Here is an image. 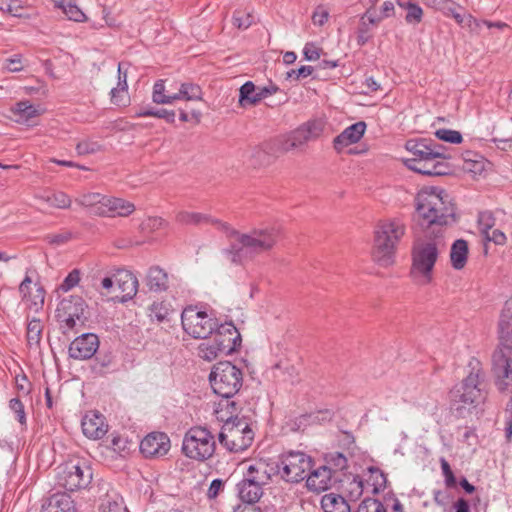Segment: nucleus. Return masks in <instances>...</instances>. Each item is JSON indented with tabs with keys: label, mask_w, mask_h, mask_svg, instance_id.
Segmentation results:
<instances>
[{
	"label": "nucleus",
	"mask_w": 512,
	"mask_h": 512,
	"mask_svg": "<svg viewBox=\"0 0 512 512\" xmlns=\"http://www.w3.org/2000/svg\"><path fill=\"white\" fill-rule=\"evenodd\" d=\"M42 199L51 207L58 209H67L71 206V198L62 191L53 192L42 197Z\"/></svg>",
	"instance_id": "obj_43"
},
{
	"label": "nucleus",
	"mask_w": 512,
	"mask_h": 512,
	"mask_svg": "<svg viewBox=\"0 0 512 512\" xmlns=\"http://www.w3.org/2000/svg\"><path fill=\"white\" fill-rule=\"evenodd\" d=\"M80 271L78 269H73L63 280L60 285V289L63 292H68L75 286H77L80 282Z\"/></svg>",
	"instance_id": "obj_51"
},
{
	"label": "nucleus",
	"mask_w": 512,
	"mask_h": 512,
	"mask_svg": "<svg viewBox=\"0 0 512 512\" xmlns=\"http://www.w3.org/2000/svg\"><path fill=\"white\" fill-rule=\"evenodd\" d=\"M314 71L312 66H301L297 70H290L287 72V79H294L295 81L300 80L301 78H307Z\"/></svg>",
	"instance_id": "obj_56"
},
{
	"label": "nucleus",
	"mask_w": 512,
	"mask_h": 512,
	"mask_svg": "<svg viewBox=\"0 0 512 512\" xmlns=\"http://www.w3.org/2000/svg\"><path fill=\"white\" fill-rule=\"evenodd\" d=\"M152 101L156 104H172V95L165 94V81L158 80L154 83Z\"/></svg>",
	"instance_id": "obj_44"
},
{
	"label": "nucleus",
	"mask_w": 512,
	"mask_h": 512,
	"mask_svg": "<svg viewBox=\"0 0 512 512\" xmlns=\"http://www.w3.org/2000/svg\"><path fill=\"white\" fill-rule=\"evenodd\" d=\"M173 102L176 100H201L202 90L199 85L190 82L181 83L178 93L172 94Z\"/></svg>",
	"instance_id": "obj_38"
},
{
	"label": "nucleus",
	"mask_w": 512,
	"mask_h": 512,
	"mask_svg": "<svg viewBox=\"0 0 512 512\" xmlns=\"http://www.w3.org/2000/svg\"><path fill=\"white\" fill-rule=\"evenodd\" d=\"M303 54L308 61H315L320 57L319 49L313 43H307L304 46Z\"/></svg>",
	"instance_id": "obj_62"
},
{
	"label": "nucleus",
	"mask_w": 512,
	"mask_h": 512,
	"mask_svg": "<svg viewBox=\"0 0 512 512\" xmlns=\"http://www.w3.org/2000/svg\"><path fill=\"white\" fill-rule=\"evenodd\" d=\"M54 6L61 9L69 20L75 22H84L86 20L85 14L74 3V0H52Z\"/></svg>",
	"instance_id": "obj_37"
},
{
	"label": "nucleus",
	"mask_w": 512,
	"mask_h": 512,
	"mask_svg": "<svg viewBox=\"0 0 512 512\" xmlns=\"http://www.w3.org/2000/svg\"><path fill=\"white\" fill-rule=\"evenodd\" d=\"M86 303L80 296L64 298L58 305L57 318L67 330H74L78 324L83 325L86 317Z\"/></svg>",
	"instance_id": "obj_14"
},
{
	"label": "nucleus",
	"mask_w": 512,
	"mask_h": 512,
	"mask_svg": "<svg viewBox=\"0 0 512 512\" xmlns=\"http://www.w3.org/2000/svg\"><path fill=\"white\" fill-rule=\"evenodd\" d=\"M149 314L151 321L158 323H168L174 314V309L170 302L167 301H155L149 308Z\"/></svg>",
	"instance_id": "obj_32"
},
{
	"label": "nucleus",
	"mask_w": 512,
	"mask_h": 512,
	"mask_svg": "<svg viewBox=\"0 0 512 512\" xmlns=\"http://www.w3.org/2000/svg\"><path fill=\"white\" fill-rule=\"evenodd\" d=\"M241 343V336L232 323L221 324L212 343L203 342L199 345V356L206 360H215L220 353L229 354Z\"/></svg>",
	"instance_id": "obj_9"
},
{
	"label": "nucleus",
	"mask_w": 512,
	"mask_h": 512,
	"mask_svg": "<svg viewBox=\"0 0 512 512\" xmlns=\"http://www.w3.org/2000/svg\"><path fill=\"white\" fill-rule=\"evenodd\" d=\"M116 283L118 289L121 291V302L131 300L138 291V279L130 271H120L116 275Z\"/></svg>",
	"instance_id": "obj_27"
},
{
	"label": "nucleus",
	"mask_w": 512,
	"mask_h": 512,
	"mask_svg": "<svg viewBox=\"0 0 512 512\" xmlns=\"http://www.w3.org/2000/svg\"><path fill=\"white\" fill-rule=\"evenodd\" d=\"M313 465L311 456L302 451L282 453L277 462V472L287 482L298 483L307 477Z\"/></svg>",
	"instance_id": "obj_11"
},
{
	"label": "nucleus",
	"mask_w": 512,
	"mask_h": 512,
	"mask_svg": "<svg viewBox=\"0 0 512 512\" xmlns=\"http://www.w3.org/2000/svg\"><path fill=\"white\" fill-rule=\"evenodd\" d=\"M134 117L141 118V117H156L160 119H164L167 123H174L175 122V112L173 110H167V109H154V108H144L141 107L137 110H135Z\"/></svg>",
	"instance_id": "obj_39"
},
{
	"label": "nucleus",
	"mask_w": 512,
	"mask_h": 512,
	"mask_svg": "<svg viewBox=\"0 0 512 512\" xmlns=\"http://www.w3.org/2000/svg\"><path fill=\"white\" fill-rule=\"evenodd\" d=\"M72 239V233L70 231H63L57 234H49L46 236V241L55 246H60Z\"/></svg>",
	"instance_id": "obj_54"
},
{
	"label": "nucleus",
	"mask_w": 512,
	"mask_h": 512,
	"mask_svg": "<svg viewBox=\"0 0 512 512\" xmlns=\"http://www.w3.org/2000/svg\"><path fill=\"white\" fill-rule=\"evenodd\" d=\"M82 431L90 439H101L108 431V425L102 414L96 411L87 412L81 422Z\"/></svg>",
	"instance_id": "obj_21"
},
{
	"label": "nucleus",
	"mask_w": 512,
	"mask_h": 512,
	"mask_svg": "<svg viewBox=\"0 0 512 512\" xmlns=\"http://www.w3.org/2000/svg\"><path fill=\"white\" fill-rule=\"evenodd\" d=\"M435 135L439 140L452 144H459L463 140L461 133L456 130L438 129Z\"/></svg>",
	"instance_id": "obj_48"
},
{
	"label": "nucleus",
	"mask_w": 512,
	"mask_h": 512,
	"mask_svg": "<svg viewBox=\"0 0 512 512\" xmlns=\"http://www.w3.org/2000/svg\"><path fill=\"white\" fill-rule=\"evenodd\" d=\"M99 348L98 336L94 333H83L69 345V357L76 360H86L94 356Z\"/></svg>",
	"instance_id": "obj_19"
},
{
	"label": "nucleus",
	"mask_w": 512,
	"mask_h": 512,
	"mask_svg": "<svg viewBox=\"0 0 512 512\" xmlns=\"http://www.w3.org/2000/svg\"><path fill=\"white\" fill-rule=\"evenodd\" d=\"M183 330L195 339H206L219 328L217 319L199 310L196 306H188L181 313Z\"/></svg>",
	"instance_id": "obj_13"
},
{
	"label": "nucleus",
	"mask_w": 512,
	"mask_h": 512,
	"mask_svg": "<svg viewBox=\"0 0 512 512\" xmlns=\"http://www.w3.org/2000/svg\"><path fill=\"white\" fill-rule=\"evenodd\" d=\"M321 507L324 512H351L346 499L335 493L325 494L321 499Z\"/></svg>",
	"instance_id": "obj_35"
},
{
	"label": "nucleus",
	"mask_w": 512,
	"mask_h": 512,
	"mask_svg": "<svg viewBox=\"0 0 512 512\" xmlns=\"http://www.w3.org/2000/svg\"><path fill=\"white\" fill-rule=\"evenodd\" d=\"M328 17V11L319 7L314 11L312 21L315 25L323 26L328 21Z\"/></svg>",
	"instance_id": "obj_61"
},
{
	"label": "nucleus",
	"mask_w": 512,
	"mask_h": 512,
	"mask_svg": "<svg viewBox=\"0 0 512 512\" xmlns=\"http://www.w3.org/2000/svg\"><path fill=\"white\" fill-rule=\"evenodd\" d=\"M443 243L439 238L420 240L412 248V265L410 275L420 284H429L432 272L438 259Z\"/></svg>",
	"instance_id": "obj_6"
},
{
	"label": "nucleus",
	"mask_w": 512,
	"mask_h": 512,
	"mask_svg": "<svg viewBox=\"0 0 512 512\" xmlns=\"http://www.w3.org/2000/svg\"><path fill=\"white\" fill-rule=\"evenodd\" d=\"M225 486V481L222 479H214L212 480L208 491H207V497L208 499H215L221 491H223Z\"/></svg>",
	"instance_id": "obj_60"
},
{
	"label": "nucleus",
	"mask_w": 512,
	"mask_h": 512,
	"mask_svg": "<svg viewBox=\"0 0 512 512\" xmlns=\"http://www.w3.org/2000/svg\"><path fill=\"white\" fill-rule=\"evenodd\" d=\"M5 69L10 72H20L23 70L22 65V56L20 54H15L10 58L5 60Z\"/></svg>",
	"instance_id": "obj_57"
},
{
	"label": "nucleus",
	"mask_w": 512,
	"mask_h": 512,
	"mask_svg": "<svg viewBox=\"0 0 512 512\" xmlns=\"http://www.w3.org/2000/svg\"><path fill=\"white\" fill-rule=\"evenodd\" d=\"M356 512H403L401 502L394 497L381 502L375 498H366L358 506Z\"/></svg>",
	"instance_id": "obj_24"
},
{
	"label": "nucleus",
	"mask_w": 512,
	"mask_h": 512,
	"mask_svg": "<svg viewBox=\"0 0 512 512\" xmlns=\"http://www.w3.org/2000/svg\"><path fill=\"white\" fill-rule=\"evenodd\" d=\"M279 91V87L273 83L267 86L256 87L252 81L245 82L239 89V105L242 108L256 105L261 100Z\"/></svg>",
	"instance_id": "obj_17"
},
{
	"label": "nucleus",
	"mask_w": 512,
	"mask_h": 512,
	"mask_svg": "<svg viewBox=\"0 0 512 512\" xmlns=\"http://www.w3.org/2000/svg\"><path fill=\"white\" fill-rule=\"evenodd\" d=\"M145 284L152 292H164L168 289V274L159 266L150 267L145 278Z\"/></svg>",
	"instance_id": "obj_29"
},
{
	"label": "nucleus",
	"mask_w": 512,
	"mask_h": 512,
	"mask_svg": "<svg viewBox=\"0 0 512 512\" xmlns=\"http://www.w3.org/2000/svg\"><path fill=\"white\" fill-rule=\"evenodd\" d=\"M171 444L167 434L151 432L140 442V452L145 458H159L168 453Z\"/></svg>",
	"instance_id": "obj_18"
},
{
	"label": "nucleus",
	"mask_w": 512,
	"mask_h": 512,
	"mask_svg": "<svg viewBox=\"0 0 512 512\" xmlns=\"http://www.w3.org/2000/svg\"><path fill=\"white\" fill-rule=\"evenodd\" d=\"M366 123L364 121L356 122L345 128L333 140L334 148L341 151L343 148L355 144L363 137L366 130Z\"/></svg>",
	"instance_id": "obj_23"
},
{
	"label": "nucleus",
	"mask_w": 512,
	"mask_h": 512,
	"mask_svg": "<svg viewBox=\"0 0 512 512\" xmlns=\"http://www.w3.org/2000/svg\"><path fill=\"white\" fill-rule=\"evenodd\" d=\"M214 413L216 418L224 424L227 423V421L242 419V417L238 415L237 403L231 400V398H222L216 405Z\"/></svg>",
	"instance_id": "obj_30"
},
{
	"label": "nucleus",
	"mask_w": 512,
	"mask_h": 512,
	"mask_svg": "<svg viewBox=\"0 0 512 512\" xmlns=\"http://www.w3.org/2000/svg\"><path fill=\"white\" fill-rule=\"evenodd\" d=\"M306 486L309 490L314 492H322L328 490L332 485L331 468L326 465L320 466L317 469L310 470L307 473Z\"/></svg>",
	"instance_id": "obj_22"
},
{
	"label": "nucleus",
	"mask_w": 512,
	"mask_h": 512,
	"mask_svg": "<svg viewBox=\"0 0 512 512\" xmlns=\"http://www.w3.org/2000/svg\"><path fill=\"white\" fill-rule=\"evenodd\" d=\"M433 498L435 503L443 508L444 512L448 511V507L451 502V496L448 491L435 490L433 492Z\"/></svg>",
	"instance_id": "obj_55"
},
{
	"label": "nucleus",
	"mask_w": 512,
	"mask_h": 512,
	"mask_svg": "<svg viewBox=\"0 0 512 512\" xmlns=\"http://www.w3.org/2000/svg\"><path fill=\"white\" fill-rule=\"evenodd\" d=\"M326 462L334 471H343L348 467V460L343 453L332 452L327 454Z\"/></svg>",
	"instance_id": "obj_45"
},
{
	"label": "nucleus",
	"mask_w": 512,
	"mask_h": 512,
	"mask_svg": "<svg viewBox=\"0 0 512 512\" xmlns=\"http://www.w3.org/2000/svg\"><path fill=\"white\" fill-rule=\"evenodd\" d=\"M468 243L464 239H457L453 242L450 249V261L455 270H461L465 267L468 259Z\"/></svg>",
	"instance_id": "obj_31"
},
{
	"label": "nucleus",
	"mask_w": 512,
	"mask_h": 512,
	"mask_svg": "<svg viewBox=\"0 0 512 512\" xmlns=\"http://www.w3.org/2000/svg\"><path fill=\"white\" fill-rule=\"evenodd\" d=\"M106 195L97 193V192H89L79 196L76 199V202L88 209L89 213L100 216V212H102L104 201Z\"/></svg>",
	"instance_id": "obj_33"
},
{
	"label": "nucleus",
	"mask_w": 512,
	"mask_h": 512,
	"mask_svg": "<svg viewBox=\"0 0 512 512\" xmlns=\"http://www.w3.org/2000/svg\"><path fill=\"white\" fill-rule=\"evenodd\" d=\"M121 504L115 500H105L100 505V512H120Z\"/></svg>",
	"instance_id": "obj_63"
},
{
	"label": "nucleus",
	"mask_w": 512,
	"mask_h": 512,
	"mask_svg": "<svg viewBox=\"0 0 512 512\" xmlns=\"http://www.w3.org/2000/svg\"><path fill=\"white\" fill-rule=\"evenodd\" d=\"M485 378L481 362L476 358H471L468 363V374L448 393L450 409L459 417L470 414L486 401L488 392Z\"/></svg>",
	"instance_id": "obj_2"
},
{
	"label": "nucleus",
	"mask_w": 512,
	"mask_h": 512,
	"mask_svg": "<svg viewBox=\"0 0 512 512\" xmlns=\"http://www.w3.org/2000/svg\"><path fill=\"white\" fill-rule=\"evenodd\" d=\"M369 473H370V479H373V485H374V489L377 490L378 488L380 487H383L385 486V483H386V477L385 475L383 474V472L379 469V468H376V467H370L368 469Z\"/></svg>",
	"instance_id": "obj_59"
},
{
	"label": "nucleus",
	"mask_w": 512,
	"mask_h": 512,
	"mask_svg": "<svg viewBox=\"0 0 512 512\" xmlns=\"http://www.w3.org/2000/svg\"><path fill=\"white\" fill-rule=\"evenodd\" d=\"M135 211L133 203L122 198L105 197L104 206L100 216L102 217H126Z\"/></svg>",
	"instance_id": "obj_25"
},
{
	"label": "nucleus",
	"mask_w": 512,
	"mask_h": 512,
	"mask_svg": "<svg viewBox=\"0 0 512 512\" xmlns=\"http://www.w3.org/2000/svg\"><path fill=\"white\" fill-rule=\"evenodd\" d=\"M495 225V218L489 211L480 212L478 215V226L482 235L489 233Z\"/></svg>",
	"instance_id": "obj_47"
},
{
	"label": "nucleus",
	"mask_w": 512,
	"mask_h": 512,
	"mask_svg": "<svg viewBox=\"0 0 512 512\" xmlns=\"http://www.w3.org/2000/svg\"><path fill=\"white\" fill-rule=\"evenodd\" d=\"M182 451L190 459L207 460L215 451L214 436L204 427H192L184 436Z\"/></svg>",
	"instance_id": "obj_12"
},
{
	"label": "nucleus",
	"mask_w": 512,
	"mask_h": 512,
	"mask_svg": "<svg viewBox=\"0 0 512 512\" xmlns=\"http://www.w3.org/2000/svg\"><path fill=\"white\" fill-rule=\"evenodd\" d=\"M127 72L123 71V64H118V82L117 86L110 91L111 102L117 106H125L124 96L127 94Z\"/></svg>",
	"instance_id": "obj_34"
},
{
	"label": "nucleus",
	"mask_w": 512,
	"mask_h": 512,
	"mask_svg": "<svg viewBox=\"0 0 512 512\" xmlns=\"http://www.w3.org/2000/svg\"><path fill=\"white\" fill-rule=\"evenodd\" d=\"M9 408L14 412L17 421L21 425H26L27 418L22 401L19 398H12L9 401Z\"/></svg>",
	"instance_id": "obj_50"
},
{
	"label": "nucleus",
	"mask_w": 512,
	"mask_h": 512,
	"mask_svg": "<svg viewBox=\"0 0 512 512\" xmlns=\"http://www.w3.org/2000/svg\"><path fill=\"white\" fill-rule=\"evenodd\" d=\"M209 381L215 394L222 398H233L242 387L243 373L231 362L222 361L213 366Z\"/></svg>",
	"instance_id": "obj_7"
},
{
	"label": "nucleus",
	"mask_w": 512,
	"mask_h": 512,
	"mask_svg": "<svg viewBox=\"0 0 512 512\" xmlns=\"http://www.w3.org/2000/svg\"><path fill=\"white\" fill-rule=\"evenodd\" d=\"M416 215L422 227L448 226L456 221L455 206L448 193L437 187L421 190L416 196Z\"/></svg>",
	"instance_id": "obj_4"
},
{
	"label": "nucleus",
	"mask_w": 512,
	"mask_h": 512,
	"mask_svg": "<svg viewBox=\"0 0 512 512\" xmlns=\"http://www.w3.org/2000/svg\"><path fill=\"white\" fill-rule=\"evenodd\" d=\"M102 146L99 142L91 139H85L77 143L76 151L78 155L94 154L101 150Z\"/></svg>",
	"instance_id": "obj_46"
},
{
	"label": "nucleus",
	"mask_w": 512,
	"mask_h": 512,
	"mask_svg": "<svg viewBox=\"0 0 512 512\" xmlns=\"http://www.w3.org/2000/svg\"><path fill=\"white\" fill-rule=\"evenodd\" d=\"M265 479L264 472L259 474L257 465H250L244 478L237 484L239 498L250 506L258 502L263 495L262 485Z\"/></svg>",
	"instance_id": "obj_15"
},
{
	"label": "nucleus",
	"mask_w": 512,
	"mask_h": 512,
	"mask_svg": "<svg viewBox=\"0 0 512 512\" xmlns=\"http://www.w3.org/2000/svg\"><path fill=\"white\" fill-rule=\"evenodd\" d=\"M373 260L382 267L394 263L398 243L405 234V224L398 218L381 221L374 233Z\"/></svg>",
	"instance_id": "obj_5"
},
{
	"label": "nucleus",
	"mask_w": 512,
	"mask_h": 512,
	"mask_svg": "<svg viewBox=\"0 0 512 512\" xmlns=\"http://www.w3.org/2000/svg\"><path fill=\"white\" fill-rule=\"evenodd\" d=\"M41 512H76V508L70 495L55 493L42 505Z\"/></svg>",
	"instance_id": "obj_26"
},
{
	"label": "nucleus",
	"mask_w": 512,
	"mask_h": 512,
	"mask_svg": "<svg viewBox=\"0 0 512 512\" xmlns=\"http://www.w3.org/2000/svg\"><path fill=\"white\" fill-rule=\"evenodd\" d=\"M176 221L184 225H199L211 223L231 238L229 248L223 254L233 264L241 265L253 259L256 255L268 252L277 244L281 231L276 226L254 228L247 233H240L228 223L212 219L206 214L181 211L176 215Z\"/></svg>",
	"instance_id": "obj_1"
},
{
	"label": "nucleus",
	"mask_w": 512,
	"mask_h": 512,
	"mask_svg": "<svg viewBox=\"0 0 512 512\" xmlns=\"http://www.w3.org/2000/svg\"><path fill=\"white\" fill-rule=\"evenodd\" d=\"M323 129L324 123L321 120L308 121L286 137L282 149L287 152L299 148L309 141L316 140L322 134Z\"/></svg>",
	"instance_id": "obj_16"
},
{
	"label": "nucleus",
	"mask_w": 512,
	"mask_h": 512,
	"mask_svg": "<svg viewBox=\"0 0 512 512\" xmlns=\"http://www.w3.org/2000/svg\"><path fill=\"white\" fill-rule=\"evenodd\" d=\"M43 325L39 319L33 318L27 325V342L30 348H37L41 342Z\"/></svg>",
	"instance_id": "obj_41"
},
{
	"label": "nucleus",
	"mask_w": 512,
	"mask_h": 512,
	"mask_svg": "<svg viewBox=\"0 0 512 512\" xmlns=\"http://www.w3.org/2000/svg\"><path fill=\"white\" fill-rule=\"evenodd\" d=\"M255 433L246 417L227 421L218 434L219 443L228 451L238 453L248 449L254 441Z\"/></svg>",
	"instance_id": "obj_8"
},
{
	"label": "nucleus",
	"mask_w": 512,
	"mask_h": 512,
	"mask_svg": "<svg viewBox=\"0 0 512 512\" xmlns=\"http://www.w3.org/2000/svg\"><path fill=\"white\" fill-rule=\"evenodd\" d=\"M92 479V468L84 460L68 461L57 468V484L67 491L86 489Z\"/></svg>",
	"instance_id": "obj_10"
},
{
	"label": "nucleus",
	"mask_w": 512,
	"mask_h": 512,
	"mask_svg": "<svg viewBox=\"0 0 512 512\" xmlns=\"http://www.w3.org/2000/svg\"><path fill=\"white\" fill-rule=\"evenodd\" d=\"M12 112L18 116L16 122L22 124H29L34 118L40 115V111L28 101L16 103L12 108Z\"/></svg>",
	"instance_id": "obj_36"
},
{
	"label": "nucleus",
	"mask_w": 512,
	"mask_h": 512,
	"mask_svg": "<svg viewBox=\"0 0 512 512\" xmlns=\"http://www.w3.org/2000/svg\"><path fill=\"white\" fill-rule=\"evenodd\" d=\"M440 465H441L442 474L444 476L445 485L448 488L455 487L457 484L456 478H455L454 473H453L449 463L447 462V460L445 458H441Z\"/></svg>",
	"instance_id": "obj_52"
},
{
	"label": "nucleus",
	"mask_w": 512,
	"mask_h": 512,
	"mask_svg": "<svg viewBox=\"0 0 512 512\" xmlns=\"http://www.w3.org/2000/svg\"><path fill=\"white\" fill-rule=\"evenodd\" d=\"M45 300V290L42 286H37L34 292H30L28 297L23 299L22 301L27 305V307L37 313L42 310L44 306Z\"/></svg>",
	"instance_id": "obj_42"
},
{
	"label": "nucleus",
	"mask_w": 512,
	"mask_h": 512,
	"mask_svg": "<svg viewBox=\"0 0 512 512\" xmlns=\"http://www.w3.org/2000/svg\"><path fill=\"white\" fill-rule=\"evenodd\" d=\"M21 9L22 5L20 0L2 1L0 6V10H2L3 12H7L15 17L22 16V14L20 13Z\"/></svg>",
	"instance_id": "obj_53"
},
{
	"label": "nucleus",
	"mask_w": 512,
	"mask_h": 512,
	"mask_svg": "<svg viewBox=\"0 0 512 512\" xmlns=\"http://www.w3.org/2000/svg\"><path fill=\"white\" fill-rule=\"evenodd\" d=\"M484 239L493 242L496 245H504L506 243V235L499 229L490 230L489 233L483 235Z\"/></svg>",
	"instance_id": "obj_58"
},
{
	"label": "nucleus",
	"mask_w": 512,
	"mask_h": 512,
	"mask_svg": "<svg viewBox=\"0 0 512 512\" xmlns=\"http://www.w3.org/2000/svg\"><path fill=\"white\" fill-rule=\"evenodd\" d=\"M412 171L427 176H443L450 173V166L439 158L417 162Z\"/></svg>",
	"instance_id": "obj_28"
},
{
	"label": "nucleus",
	"mask_w": 512,
	"mask_h": 512,
	"mask_svg": "<svg viewBox=\"0 0 512 512\" xmlns=\"http://www.w3.org/2000/svg\"><path fill=\"white\" fill-rule=\"evenodd\" d=\"M469 504L467 500L464 498H459L453 505L449 508L447 512H469Z\"/></svg>",
	"instance_id": "obj_64"
},
{
	"label": "nucleus",
	"mask_w": 512,
	"mask_h": 512,
	"mask_svg": "<svg viewBox=\"0 0 512 512\" xmlns=\"http://www.w3.org/2000/svg\"><path fill=\"white\" fill-rule=\"evenodd\" d=\"M499 345L492 354V372L500 392L512 387V299L506 301L499 324Z\"/></svg>",
	"instance_id": "obj_3"
},
{
	"label": "nucleus",
	"mask_w": 512,
	"mask_h": 512,
	"mask_svg": "<svg viewBox=\"0 0 512 512\" xmlns=\"http://www.w3.org/2000/svg\"><path fill=\"white\" fill-rule=\"evenodd\" d=\"M407 151L412 154V158L406 159L405 164L411 170L417 162L439 158V152L430 148V139H410L405 145Z\"/></svg>",
	"instance_id": "obj_20"
},
{
	"label": "nucleus",
	"mask_w": 512,
	"mask_h": 512,
	"mask_svg": "<svg viewBox=\"0 0 512 512\" xmlns=\"http://www.w3.org/2000/svg\"><path fill=\"white\" fill-rule=\"evenodd\" d=\"M168 223L161 217L152 216L145 219L142 223V229L148 232H155L165 229Z\"/></svg>",
	"instance_id": "obj_49"
},
{
	"label": "nucleus",
	"mask_w": 512,
	"mask_h": 512,
	"mask_svg": "<svg viewBox=\"0 0 512 512\" xmlns=\"http://www.w3.org/2000/svg\"><path fill=\"white\" fill-rule=\"evenodd\" d=\"M399 7L407 11L405 20L408 23H419L422 20V8L415 2L410 0H397Z\"/></svg>",
	"instance_id": "obj_40"
}]
</instances>
